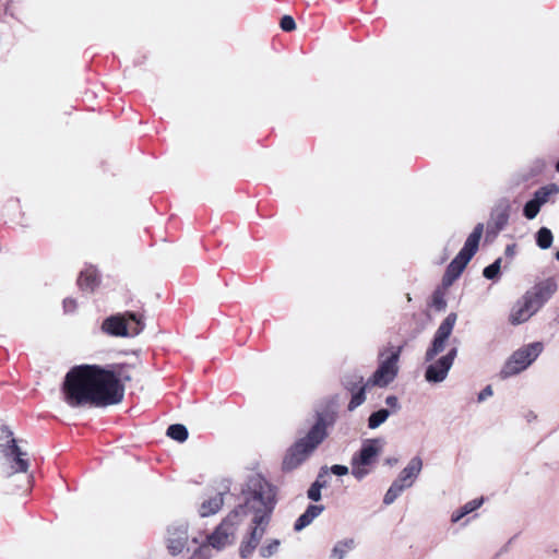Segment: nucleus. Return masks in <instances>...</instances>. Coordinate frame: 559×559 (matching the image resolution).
Listing matches in <instances>:
<instances>
[{
  "label": "nucleus",
  "mask_w": 559,
  "mask_h": 559,
  "mask_svg": "<svg viewBox=\"0 0 559 559\" xmlns=\"http://www.w3.org/2000/svg\"><path fill=\"white\" fill-rule=\"evenodd\" d=\"M243 503L235 508L207 537L209 545L221 550L235 540V534L248 514L252 515L254 525L250 539L259 545L270 522L271 514L275 507V489L261 475L251 476L242 491Z\"/></svg>",
  "instance_id": "f257e3e1"
},
{
  "label": "nucleus",
  "mask_w": 559,
  "mask_h": 559,
  "mask_svg": "<svg viewBox=\"0 0 559 559\" xmlns=\"http://www.w3.org/2000/svg\"><path fill=\"white\" fill-rule=\"evenodd\" d=\"M121 380H131L122 366L107 370L96 365H82L73 367L67 373L61 390L66 403L71 407L87 404L103 407L122 401L124 388Z\"/></svg>",
  "instance_id": "f03ea898"
},
{
  "label": "nucleus",
  "mask_w": 559,
  "mask_h": 559,
  "mask_svg": "<svg viewBox=\"0 0 559 559\" xmlns=\"http://www.w3.org/2000/svg\"><path fill=\"white\" fill-rule=\"evenodd\" d=\"M26 445V441L15 438L9 427L2 426V503L8 514L22 506L32 486Z\"/></svg>",
  "instance_id": "7ed1b4c3"
},
{
  "label": "nucleus",
  "mask_w": 559,
  "mask_h": 559,
  "mask_svg": "<svg viewBox=\"0 0 559 559\" xmlns=\"http://www.w3.org/2000/svg\"><path fill=\"white\" fill-rule=\"evenodd\" d=\"M326 437L325 424L322 418L312 426L306 437L299 439L288 451L284 461L283 467L286 471H292L298 467L312 451L324 440Z\"/></svg>",
  "instance_id": "20e7f679"
},
{
  "label": "nucleus",
  "mask_w": 559,
  "mask_h": 559,
  "mask_svg": "<svg viewBox=\"0 0 559 559\" xmlns=\"http://www.w3.org/2000/svg\"><path fill=\"white\" fill-rule=\"evenodd\" d=\"M102 330L111 336H136L144 330V323L134 312L115 314L105 319Z\"/></svg>",
  "instance_id": "39448f33"
},
{
  "label": "nucleus",
  "mask_w": 559,
  "mask_h": 559,
  "mask_svg": "<svg viewBox=\"0 0 559 559\" xmlns=\"http://www.w3.org/2000/svg\"><path fill=\"white\" fill-rule=\"evenodd\" d=\"M544 349L542 342L527 344L515 350L504 364L500 374L509 378L525 370L540 355Z\"/></svg>",
  "instance_id": "423d86ee"
},
{
  "label": "nucleus",
  "mask_w": 559,
  "mask_h": 559,
  "mask_svg": "<svg viewBox=\"0 0 559 559\" xmlns=\"http://www.w3.org/2000/svg\"><path fill=\"white\" fill-rule=\"evenodd\" d=\"M164 544L168 554L173 557L189 551L190 536L187 523H173L167 526Z\"/></svg>",
  "instance_id": "0eeeda50"
},
{
  "label": "nucleus",
  "mask_w": 559,
  "mask_h": 559,
  "mask_svg": "<svg viewBox=\"0 0 559 559\" xmlns=\"http://www.w3.org/2000/svg\"><path fill=\"white\" fill-rule=\"evenodd\" d=\"M456 318H457L456 313L451 312L441 322V324L439 325V328L433 336L431 346L426 352V355H425L426 361L433 360V358L438 354H440L444 350L447 341L449 340V337L453 331V328L455 325Z\"/></svg>",
  "instance_id": "6e6552de"
},
{
  "label": "nucleus",
  "mask_w": 559,
  "mask_h": 559,
  "mask_svg": "<svg viewBox=\"0 0 559 559\" xmlns=\"http://www.w3.org/2000/svg\"><path fill=\"white\" fill-rule=\"evenodd\" d=\"M402 352V347H399L396 350L392 352L390 356L383 358L380 361L379 368L372 376L370 382L373 385L378 386H386L391 383L399 371V359Z\"/></svg>",
  "instance_id": "1a4fd4ad"
},
{
  "label": "nucleus",
  "mask_w": 559,
  "mask_h": 559,
  "mask_svg": "<svg viewBox=\"0 0 559 559\" xmlns=\"http://www.w3.org/2000/svg\"><path fill=\"white\" fill-rule=\"evenodd\" d=\"M559 193V187L556 183H549L535 191L532 200L526 202L523 214L527 219H534L539 213L540 207L546 204L551 197Z\"/></svg>",
  "instance_id": "9d476101"
},
{
  "label": "nucleus",
  "mask_w": 559,
  "mask_h": 559,
  "mask_svg": "<svg viewBox=\"0 0 559 559\" xmlns=\"http://www.w3.org/2000/svg\"><path fill=\"white\" fill-rule=\"evenodd\" d=\"M457 355V348L453 347L449 353L435 362L430 364L425 372V379L428 382L439 383L445 380L449 370L451 369L453 361Z\"/></svg>",
  "instance_id": "9b49d317"
},
{
  "label": "nucleus",
  "mask_w": 559,
  "mask_h": 559,
  "mask_svg": "<svg viewBox=\"0 0 559 559\" xmlns=\"http://www.w3.org/2000/svg\"><path fill=\"white\" fill-rule=\"evenodd\" d=\"M557 289V281L554 277H548L536 283L525 295L540 309L555 295Z\"/></svg>",
  "instance_id": "f8f14e48"
},
{
  "label": "nucleus",
  "mask_w": 559,
  "mask_h": 559,
  "mask_svg": "<svg viewBox=\"0 0 559 559\" xmlns=\"http://www.w3.org/2000/svg\"><path fill=\"white\" fill-rule=\"evenodd\" d=\"M538 310L539 307L524 294L513 306L509 322L512 325L522 324L528 321Z\"/></svg>",
  "instance_id": "ddd939ff"
},
{
  "label": "nucleus",
  "mask_w": 559,
  "mask_h": 559,
  "mask_svg": "<svg viewBox=\"0 0 559 559\" xmlns=\"http://www.w3.org/2000/svg\"><path fill=\"white\" fill-rule=\"evenodd\" d=\"M484 231V225L481 223H478L472 234L467 237L464 247L459 252L463 257L467 258V260H471L474 254L478 250L479 240L481 238Z\"/></svg>",
  "instance_id": "4468645a"
},
{
  "label": "nucleus",
  "mask_w": 559,
  "mask_h": 559,
  "mask_svg": "<svg viewBox=\"0 0 559 559\" xmlns=\"http://www.w3.org/2000/svg\"><path fill=\"white\" fill-rule=\"evenodd\" d=\"M471 260L457 253L455 259L449 264L447 267L445 274L443 276V284L445 286L452 285V283L461 275V273L466 267L467 263Z\"/></svg>",
  "instance_id": "2eb2a0df"
},
{
  "label": "nucleus",
  "mask_w": 559,
  "mask_h": 559,
  "mask_svg": "<svg viewBox=\"0 0 559 559\" xmlns=\"http://www.w3.org/2000/svg\"><path fill=\"white\" fill-rule=\"evenodd\" d=\"M379 442L378 439L369 440L362 445L359 454L354 456L353 460H356L362 465H370L381 451V445H378Z\"/></svg>",
  "instance_id": "dca6fc26"
},
{
  "label": "nucleus",
  "mask_w": 559,
  "mask_h": 559,
  "mask_svg": "<svg viewBox=\"0 0 559 559\" xmlns=\"http://www.w3.org/2000/svg\"><path fill=\"white\" fill-rule=\"evenodd\" d=\"M224 504L223 493H216L213 497L204 500L199 509V514L202 518L213 515L217 513Z\"/></svg>",
  "instance_id": "f3484780"
},
{
  "label": "nucleus",
  "mask_w": 559,
  "mask_h": 559,
  "mask_svg": "<svg viewBox=\"0 0 559 559\" xmlns=\"http://www.w3.org/2000/svg\"><path fill=\"white\" fill-rule=\"evenodd\" d=\"M423 468V460L416 455L412 457L408 462L407 466L402 469L400 473L401 480H406V483L414 484L418 475L420 474Z\"/></svg>",
  "instance_id": "a211bd4d"
},
{
  "label": "nucleus",
  "mask_w": 559,
  "mask_h": 559,
  "mask_svg": "<svg viewBox=\"0 0 559 559\" xmlns=\"http://www.w3.org/2000/svg\"><path fill=\"white\" fill-rule=\"evenodd\" d=\"M98 283V276L94 269H87L81 272L79 277V285L82 289L93 292Z\"/></svg>",
  "instance_id": "6ab92c4d"
},
{
  "label": "nucleus",
  "mask_w": 559,
  "mask_h": 559,
  "mask_svg": "<svg viewBox=\"0 0 559 559\" xmlns=\"http://www.w3.org/2000/svg\"><path fill=\"white\" fill-rule=\"evenodd\" d=\"M328 474V467H322L321 472L318 475L317 480L310 486L308 489V498L313 501H319L321 499V488L325 486V481H320V478Z\"/></svg>",
  "instance_id": "aec40b11"
},
{
  "label": "nucleus",
  "mask_w": 559,
  "mask_h": 559,
  "mask_svg": "<svg viewBox=\"0 0 559 559\" xmlns=\"http://www.w3.org/2000/svg\"><path fill=\"white\" fill-rule=\"evenodd\" d=\"M355 547L353 538H346L335 544L332 549V557L335 559H344L346 554Z\"/></svg>",
  "instance_id": "412c9836"
},
{
  "label": "nucleus",
  "mask_w": 559,
  "mask_h": 559,
  "mask_svg": "<svg viewBox=\"0 0 559 559\" xmlns=\"http://www.w3.org/2000/svg\"><path fill=\"white\" fill-rule=\"evenodd\" d=\"M484 502V499L483 498H479V499H474L472 501H468L467 503H465L459 511L457 513L453 514L452 515V521L453 522H457L460 521L463 516H465L466 514L477 510Z\"/></svg>",
  "instance_id": "4be33fe9"
},
{
  "label": "nucleus",
  "mask_w": 559,
  "mask_h": 559,
  "mask_svg": "<svg viewBox=\"0 0 559 559\" xmlns=\"http://www.w3.org/2000/svg\"><path fill=\"white\" fill-rule=\"evenodd\" d=\"M552 233L547 227H542L536 234V243L540 249H548L552 245Z\"/></svg>",
  "instance_id": "5701e85b"
},
{
  "label": "nucleus",
  "mask_w": 559,
  "mask_h": 559,
  "mask_svg": "<svg viewBox=\"0 0 559 559\" xmlns=\"http://www.w3.org/2000/svg\"><path fill=\"white\" fill-rule=\"evenodd\" d=\"M167 436L176 441L183 442L188 439V430L181 424H174L168 427Z\"/></svg>",
  "instance_id": "b1692460"
},
{
  "label": "nucleus",
  "mask_w": 559,
  "mask_h": 559,
  "mask_svg": "<svg viewBox=\"0 0 559 559\" xmlns=\"http://www.w3.org/2000/svg\"><path fill=\"white\" fill-rule=\"evenodd\" d=\"M364 377L358 374L357 372H352L348 374H345L343 378V384L344 386L354 392L356 389L362 386Z\"/></svg>",
  "instance_id": "393cba45"
},
{
  "label": "nucleus",
  "mask_w": 559,
  "mask_h": 559,
  "mask_svg": "<svg viewBox=\"0 0 559 559\" xmlns=\"http://www.w3.org/2000/svg\"><path fill=\"white\" fill-rule=\"evenodd\" d=\"M389 416H390V412L385 408H382V409H379V411L372 413L368 419L369 428L370 429L378 428L381 424H383L388 419Z\"/></svg>",
  "instance_id": "a878e982"
},
{
  "label": "nucleus",
  "mask_w": 559,
  "mask_h": 559,
  "mask_svg": "<svg viewBox=\"0 0 559 559\" xmlns=\"http://www.w3.org/2000/svg\"><path fill=\"white\" fill-rule=\"evenodd\" d=\"M366 400L365 395V386H360L356 393L353 394L352 400L348 404V409L353 411L359 405H361Z\"/></svg>",
  "instance_id": "bb28decb"
},
{
  "label": "nucleus",
  "mask_w": 559,
  "mask_h": 559,
  "mask_svg": "<svg viewBox=\"0 0 559 559\" xmlns=\"http://www.w3.org/2000/svg\"><path fill=\"white\" fill-rule=\"evenodd\" d=\"M281 542L278 539H272L266 546L260 549V555L263 558H269L277 552Z\"/></svg>",
  "instance_id": "cd10ccee"
},
{
  "label": "nucleus",
  "mask_w": 559,
  "mask_h": 559,
  "mask_svg": "<svg viewBox=\"0 0 559 559\" xmlns=\"http://www.w3.org/2000/svg\"><path fill=\"white\" fill-rule=\"evenodd\" d=\"M501 259H497L492 264L484 269L483 275L488 280H493L500 272Z\"/></svg>",
  "instance_id": "c85d7f7f"
},
{
  "label": "nucleus",
  "mask_w": 559,
  "mask_h": 559,
  "mask_svg": "<svg viewBox=\"0 0 559 559\" xmlns=\"http://www.w3.org/2000/svg\"><path fill=\"white\" fill-rule=\"evenodd\" d=\"M366 466L367 465H362V464L358 463L356 460H352V474L358 480H361L369 473V469L366 468Z\"/></svg>",
  "instance_id": "c756f323"
},
{
  "label": "nucleus",
  "mask_w": 559,
  "mask_h": 559,
  "mask_svg": "<svg viewBox=\"0 0 559 559\" xmlns=\"http://www.w3.org/2000/svg\"><path fill=\"white\" fill-rule=\"evenodd\" d=\"M400 487L397 485H391L384 495L383 503L389 506L392 504L395 499L401 495Z\"/></svg>",
  "instance_id": "7c9ffc66"
},
{
  "label": "nucleus",
  "mask_w": 559,
  "mask_h": 559,
  "mask_svg": "<svg viewBox=\"0 0 559 559\" xmlns=\"http://www.w3.org/2000/svg\"><path fill=\"white\" fill-rule=\"evenodd\" d=\"M258 544L253 543L250 538L243 542L240 546V556L247 558L257 548Z\"/></svg>",
  "instance_id": "2f4dec72"
},
{
  "label": "nucleus",
  "mask_w": 559,
  "mask_h": 559,
  "mask_svg": "<svg viewBox=\"0 0 559 559\" xmlns=\"http://www.w3.org/2000/svg\"><path fill=\"white\" fill-rule=\"evenodd\" d=\"M323 510V506L310 504L305 511V513L308 514V518L312 522L317 516H319L322 513Z\"/></svg>",
  "instance_id": "473e14b6"
},
{
  "label": "nucleus",
  "mask_w": 559,
  "mask_h": 559,
  "mask_svg": "<svg viewBox=\"0 0 559 559\" xmlns=\"http://www.w3.org/2000/svg\"><path fill=\"white\" fill-rule=\"evenodd\" d=\"M281 27L285 32H290L296 28V23L290 15H284L281 20Z\"/></svg>",
  "instance_id": "72a5a7b5"
},
{
  "label": "nucleus",
  "mask_w": 559,
  "mask_h": 559,
  "mask_svg": "<svg viewBox=\"0 0 559 559\" xmlns=\"http://www.w3.org/2000/svg\"><path fill=\"white\" fill-rule=\"evenodd\" d=\"M311 524L310 519L308 518V514L305 512L297 519L294 525V530L299 532Z\"/></svg>",
  "instance_id": "f704fd0d"
},
{
  "label": "nucleus",
  "mask_w": 559,
  "mask_h": 559,
  "mask_svg": "<svg viewBox=\"0 0 559 559\" xmlns=\"http://www.w3.org/2000/svg\"><path fill=\"white\" fill-rule=\"evenodd\" d=\"M331 472L337 476H344L348 474V467L345 465L335 464L331 467Z\"/></svg>",
  "instance_id": "c9c22d12"
},
{
  "label": "nucleus",
  "mask_w": 559,
  "mask_h": 559,
  "mask_svg": "<svg viewBox=\"0 0 559 559\" xmlns=\"http://www.w3.org/2000/svg\"><path fill=\"white\" fill-rule=\"evenodd\" d=\"M63 308L66 312H72L76 309V301L71 298H67L63 300Z\"/></svg>",
  "instance_id": "e433bc0d"
},
{
  "label": "nucleus",
  "mask_w": 559,
  "mask_h": 559,
  "mask_svg": "<svg viewBox=\"0 0 559 559\" xmlns=\"http://www.w3.org/2000/svg\"><path fill=\"white\" fill-rule=\"evenodd\" d=\"M492 389L490 385H487L485 389H483L480 391V393L478 394V402H483L485 401L487 397L491 396L492 395Z\"/></svg>",
  "instance_id": "4c0bfd02"
},
{
  "label": "nucleus",
  "mask_w": 559,
  "mask_h": 559,
  "mask_svg": "<svg viewBox=\"0 0 559 559\" xmlns=\"http://www.w3.org/2000/svg\"><path fill=\"white\" fill-rule=\"evenodd\" d=\"M392 485H397V487H400V491L403 492L405 489L409 488L413 486L412 483H406V480H401V476L399 475V477L392 483Z\"/></svg>",
  "instance_id": "58836bf2"
},
{
  "label": "nucleus",
  "mask_w": 559,
  "mask_h": 559,
  "mask_svg": "<svg viewBox=\"0 0 559 559\" xmlns=\"http://www.w3.org/2000/svg\"><path fill=\"white\" fill-rule=\"evenodd\" d=\"M385 404L393 408H399V401L397 397L394 395H390L385 399Z\"/></svg>",
  "instance_id": "ea45409f"
},
{
  "label": "nucleus",
  "mask_w": 559,
  "mask_h": 559,
  "mask_svg": "<svg viewBox=\"0 0 559 559\" xmlns=\"http://www.w3.org/2000/svg\"><path fill=\"white\" fill-rule=\"evenodd\" d=\"M209 550H210L209 546L203 545V546L199 547V549L194 552V556L204 555V554L209 552Z\"/></svg>",
  "instance_id": "a19ab883"
},
{
  "label": "nucleus",
  "mask_w": 559,
  "mask_h": 559,
  "mask_svg": "<svg viewBox=\"0 0 559 559\" xmlns=\"http://www.w3.org/2000/svg\"><path fill=\"white\" fill-rule=\"evenodd\" d=\"M507 255H513L514 254V245L508 246L506 249Z\"/></svg>",
  "instance_id": "79ce46f5"
},
{
  "label": "nucleus",
  "mask_w": 559,
  "mask_h": 559,
  "mask_svg": "<svg viewBox=\"0 0 559 559\" xmlns=\"http://www.w3.org/2000/svg\"><path fill=\"white\" fill-rule=\"evenodd\" d=\"M386 464L389 465H395L397 463V459L395 457H390V459H386Z\"/></svg>",
  "instance_id": "37998d69"
},
{
  "label": "nucleus",
  "mask_w": 559,
  "mask_h": 559,
  "mask_svg": "<svg viewBox=\"0 0 559 559\" xmlns=\"http://www.w3.org/2000/svg\"><path fill=\"white\" fill-rule=\"evenodd\" d=\"M556 259L559 261V251L556 253Z\"/></svg>",
  "instance_id": "c03bdc74"
}]
</instances>
